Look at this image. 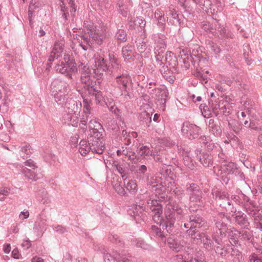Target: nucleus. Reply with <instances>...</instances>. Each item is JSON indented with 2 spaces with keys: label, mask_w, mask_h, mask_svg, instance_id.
Masks as SVG:
<instances>
[{
  "label": "nucleus",
  "mask_w": 262,
  "mask_h": 262,
  "mask_svg": "<svg viewBox=\"0 0 262 262\" xmlns=\"http://www.w3.org/2000/svg\"><path fill=\"white\" fill-rule=\"evenodd\" d=\"M73 35L77 39L80 46L84 50H87L94 45H101L105 37V28L104 27L96 26L92 28L88 33Z\"/></svg>",
  "instance_id": "f257e3e1"
},
{
  "label": "nucleus",
  "mask_w": 262,
  "mask_h": 262,
  "mask_svg": "<svg viewBox=\"0 0 262 262\" xmlns=\"http://www.w3.org/2000/svg\"><path fill=\"white\" fill-rule=\"evenodd\" d=\"M79 70H82V73L81 77V83L83 87L88 92V94L95 95L96 101L100 104L104 102V97L100 91H99L96 85V82L94 77H91L90 70L86 66H83L81 63L78 66Z\"/></svg>",
  "instance_id": "f03ea898"
},
{
  "label": "nucleus",
  "mask_w": 262,
  "mask_h": 262,
  "mask_svg": "<svg viewBox=\"0 0 262 262\" xmlns=\"http://www.w3.org/2000/svg\"><path fill=\"white\" fill-rule=\"evenodd\" d=\"M64 62H62L61 64L57 66V71L63 74L70 75L77 71L76 63L69 59V57L64 58Z\"/></svg>",
  "instance_id": "7ed1b4c3"
},
{
  "label": "nucleus",
  "mask_w": 262,
  "mask_h": 262,
  "mask_svg": "<svg viewBox=\"0 0 262 262\" xmlns=\"http://www.w3.org/2000/svg\"><path fill=\"white\" fill-rule=\"evenodd\" d=\"M183 133L189 139L197 138L200 131V128L196 125L185 122L182 128Z\"/></svg>",
  "instance_id": "20e7f679"
},
{
  "label": "nucleus",
  "mask_w": 262,
  "mask_h": 262,
  "mask_svg": "<svg viewBox=\"0 0 262 262\" xmlns=\"http://www.w3.org/2000/svg\"><path fill=\"white\" fill-rule=\"evenodd\" d=\"M89 142L92 147V151L98 154H102L104 149V144L102 138L91 137Z\"/></svg>",
  "instance_id": "39448f33"
},
{
  "label": "nucleus",
  "mask_w": 262,
  "mask_h": 262,
  "mask_svg": "<svg viewBox=\"0 0 262 262\" xmlns=\"http://www.w3.org/2000/svg\"><path fill=\"white\" fill-rule=\"evenodd\" d=\"M174 210H175V211L179 214L182 212V210L181 208H178L177 207L176 209H174L171 205H167L165 211V217L167 220V224H169L170 227H171V226L174 223V219L173 218Z\"/></svg>",
  "instance_id": "423d86ee"
},
{
  "label": "nucleus",
  "mask_w": 262,
  "mask_h": 262,
  "mask_svg": "<svg viewBox=\"0 0 262 262\" xmlns=\"http://www.w3.org/2000/svg\"><path fill=\"white\" fill-rule=\"evenodd\" d=\"M63 43L62 41H56L54 46L53 49L50 54L48 61L52 62L54 59L59 57L63 51Z\"/></svg>",
  "instance_id": "0eeeda50"
},
{
  "label": "nucleus",
  "mask_w": 262,
  "mask_h": 262,
  "mask_svg": "<svg viewBox=\"0 0 262 262\" xmlns=\"http://www.w3.org/2000/svg\"><path fill=\"white\" fill-rule=\"evenodd\" d=\"M94 73H99L107 69L106 63L101 57H97L95 59V65L93 67Z\"/></svg>",
  "instance_id": "6e6552de"
},
{
  "label": "nucleus",
  "mask_w": 262,
  "mask_h": 262,
  "mask_svg": "<svg viewBox=\"0 0 262 262\" xmlns=\"http://www.w3.org/2000/svg\"><path fill=\"white\" fill-rule=\"evenodd\" d=\"M130 81V77L126 75H122L116 78V81L121 89L125 90L127 85Z\"/></svg>",
  "instance_id": "1a4fd4ad"
},
{
  "label": "nucleus",
  "mask_w": 262,
  "mask_h": 262,
  "mask_svg": "<svg viewBox=\"0 0 262 262\" xmlns=\"http://www.w3.org/2000/svg\"><path fill=\"white\" fill-rule=\"evenodd\" d=\"M90 150H92L90 143H88L85 140L81 141L79 144V151L81 155H86Z\"/></svg>",
  "instance_id": "9d476101"
},
{
  "label": "nucleus",
  "mask_w": 262,
  "mask_h": 262,
  "mask_svg": "<svg viewBox=\"0 0 262 262\" xmlns=\"http://www.w3.org/2000/svg\"><path fill=\"white\" fill-rule=\"evenodd\" d=\"M87 94L85 96H83V113L85 115V117L87 118L88 115L91 112V100L87 97Z\"/></svg>",
  "instance_id": "9b49d317"
},
{
  "label": "nucleus",
  "mask_w": 262,
  "mask_h": 262,
  "mask_svg": "<svg viewBox=\"0 0 262 262\" xmlns=\"http://www.w3.org/2000/svg\"><path fill=\"white\" fill-rule=\"evenodd\" d=\"M170 55H171L170 53L164 54V52L161 50L157 54L156 58L160 64H166L167 58L171 57Z\"/></svg>",
  "instance_id": "f8f14e48"
},
{
  "label": "nucleus",
  "mask_w": 262,
  "mask_h": 262,
  "mask_svg": "<svg viewBox=\"0 0 262 262\" xmlns=\"http://www.w3.org/2000/svg\"><path fill=\"white\" fill-rule=\"evenodd\" d=\"M167 242L169 248L176 252H178L182 249V245L171 237L168 238Z\"/></svg>",
  "instance_id": "ddd939ff"
},
{
  "label": "nucleus",
  "mask_w": 262,
  "mask_h": 262,
  "mask_svg": "<svg viewBox=\"0 0 262 262\" xmlns=\"http://www.w3.org/2000/svg\"><path fill=\"white\" fill-rule=\"evenodd\" d=\"M151 210L154 212L153 219L158 224L161 223L162 220L161 214L162 210L161 206H158L157 208H152Z\"/></svg>",
  "instance_id": "4468645a"
},
{
  "label": "nucleus",
  "mask_w": 262,
  "mask_h": 262,
  "mask_svg": "<svg viewBox=\"0 0 262 262\" xmlns=\"http://www.w3.org/2000/svg\"><path fill=\"white\" fill-rule=\"evenodd\" d=\"M139 154L143 156L144 158H148L150 156H152V152L147 146H142L139 150Z\"/></svg>",
  "instance_id": "2eb2a0df"
},
{
  "label": "nucleus",
  "mask_w": 262,
  "mask_h": 262,
  "mask_svg": "<svg viewBox=\"0 0 262 262\" xmlns=\"http://www.w3.org/2000/svg\"><path fill=\"white\" fill-rule=\"evenodd\" d=\"M167 53H170L171 55H170L171 57L167 58L166 64H168L172 68H174L178 63L177 57L171 52H167Z\"/></svg>",
  "instance_id": "dca6fc26"
},
{
  "label": "nucleus",
  "mask_w": 262,
  "mask_h": 262,
  "mask_svg": "<svg viewBox=\"0 0 262 262\" xmlns=\"http://www.w3.org/2000/svg\"><path fill=\"white\" fill-rule=\"evenodd\" d=\"M126 188L130 192H135L137 190V185L135 180H131L125 184Z\"/></svg>",
  "instance_id": "f3484780"
},
{
  "label": "nucleus",
  "mask_w": 262,
  "mask_h": 262,
  "mask_svg": "<svg viewBox=\"0 0 262 262\" xmlns=\"http://www.w3.org/2000/svg\"><path fill=\"white\" fill-rule=\"evenodd\" d=\"M140 119L146 122V123L151 121V115L144 111L140 115Z\"/></svg>",
  "instance_id": "a211bd4d"
},
{
  "label": "nucleus",
  "mask_w": 262,
  "mask_h": 262,
  "mask_svg": "<svg viewBox=\"0 0 262 262\" xmlns=\"http://www.w3.org/2000/svg\"><path fill=\"white\" fill-rule=\"evenodd\" d=\"M200 161L202 164L205 167H208L210 165H212V161L209 156H204L203 158H201Z\"/></svg>",
  "instance_id": "6ab92c4d"
},
{
  "label": "nucleus",
  "mask_w": 262,
  "mask_h": 262,
  "mask_svg": "<svg viewBox=\"0 0 262 262\" xmlns=\"http://www.w3.org/2000/svg\"><path fill=\"white\" fill-rule=\"evenodd\" d=\"M122 54L125 59L128 60L131 58L133 52L127 47H125L122 49Z\"/></svg>",
  "instance_id": "aec40b11"
},
{
  "label": "nucleus",
  "mask_w": 262,
  "mask_h": 262,
  "mask_svg": "<svg viewBox=\"0 0 262 262\" xmlns=\"http://www.w3.org/2000/svg\"><path fill=\"white\" fill-rule=\"evenodd\" d=\"M249 262H262V258L255 254H252L249 257Z\"/></svg>",
  "instance_id": "412c9836"
},
{
  "label": "nucleus",
  "mask_w": 262,
  "mask_h": 262,
  "mask_svg": "<svg viewBox=\"0 0 262 262\" xmlns=\"http://www.w3.org/2000/svg\"><path fill=\"white\" fill-rule=\"evenodd\" d=\"M147 204L150 207L151 209L152 208H157L158 206H160L159 202L157 200L154 199H150L148 200Z\"/></svg>",
  "instance_id": "4be33fe9"
},
{
  "label": "nucleus",
  "mask_w": 262,
  "mask_h": 262,
  "mask_svg": "<svg viewBox=\"0 0 262 262\" xmlns=\"http://www.w3.org/2000/svg\"><path fill=\"white\" fill-rule=\"evenodd\" d=\"M115 188L116 189V191L117 192V193L118 194H119L120 195H124L125 194V190L122 187L118 185V186H115Z\"/></svg>",
  "instance_id": "5701e85b"
},
{
  "label": "nucleus",
  "mask_w": 262,
  "mask_h": 262,
  "mask_svg": "<svg viewBox=\"0 0 262 262\" xmlns=\"http://www.w3.org/2000/svg\"><path fill=\"white\" fill-rule=\"evenodd\" d=\"M29 212L28 210H26L21 212L19 215V217L21 220H25L29 216Z\"/></svg>",
  "instance_id": "b1692460"
},
{
  "label": "nucleus",
  "mask_w": 262,
  "mask_h": 262,
  "mask_svg": "<svg viewBox=\"0 0 262 262\" xmlns=\"http://www.w3.org/2000/svg\"><path fill=\"white\" fill-rule=\"evenodd\" d=\"M114 167L116 168V170L122 175V177H123L125 174L124 171L122 167L121 166V165L118 164H115Z\"/></svg>",
  "instance_id": "393cba45"
},
{
  "label": "nucleus",
  "mask_w": 262,
  "mask_h": 262,
  "mask_svg": "<svg viewBox=\"0 0 262 262\" xmlns=\"http://www.w3.org/2000/svg\"><path fill=\"white\" fill-rule=\"evenodd\" d=\"M215 251L219 254H220L222 256H224L226 254V251L224 249L221 248L219 247H216Z\"/></svg>",
  "instance_id": "a878e982"
},
{
  "label": "nucleus",
  "mask_w": 262,
  "mask_h": 262,
  "mask_svg": "<svg viewBox=\"0 0 262 262\" xmlns=\"http://www.w3.org/2000/svg\"><path fill=\"white\" fill-rule=\"evenodd\" d=\"M195 3H200L203 4L204 7H207L210 5L209 0H193Z\"/></svg>",
  "instance_id": "bb28decb"
},
{
  "label": "nucleus",
  "mask_w": 262,
  "mask_h": 262,
  "mask_svg": "<svg viewBox=\"0 0 262 262\" xmlns=\"http://www.w3.org/2000/svg\"><path fill=\"white\" fill-rule=\"evenodd\" d=\"M167 15L168 16V18H169V19H171V17L176 19L178 16V15L177 14V13L172 11H170ZM170 21H171V20H170Z\"/></svg>",
  "instance_id": "cd10ccee"
},
{
  "label": "nucleus",
  "mask_w": 262,
  "mask_h": 262,
  "mask_svg": "<svg viewBox=\"0 0 262 262\" xmlns=\"http://www.w3.org/2000/svg\"><path fill=\"white\" fill-rule=\"evenodd\" d=\"M21 245L24 248L28 249L31 246V241L28 239L25 240L23 242Z\"/></svg>",
  "instance_id": "c85d7f7f"
},
{
  "label": "nucleus",
  "mask_w": 262,
  "mask_h": 262,
  "mask_svg": "<svg viewBox=\"0 0 262 262\" xmlns=\"http://www.w3.org/2000/svg\"><path fill=\"white\" fill-rule=\"evenodd\" d=\"M22 151L27 155H29L31 152V147L29 145H26L22 148Z\"/></svg>",
  "instance_id": "c756f323"
},
{
  "label": "nucleus",
  "mask_w": 262,
  "mask_h": 262,
  "mask_svg": "<svg viewBox=\"0 0 262 262\" xmlns=\"http://www.w3.org/2000/svg\"><path fill=\"white\" fill-rule=\"evenodd\" d=\"M12 255L15 258H19V253L17 249H14L12 251Z\"/></svg>",
  "instance_id": "7c9ffc66"
},
{
  "label": "nucleus",
  "mask_w": 262,
  "mask_h": 262,
  "mask_svg": "<svg viewBox=\"0 0 262 262\" xmlns=\"http://www.w3.org/2000/svg\"><path fill=\"white\" fill-rule=\"evenodd\" d=\"M4 251L6 253H8L11 251V246L10 244H6L4 246Z\"/></svg>",
  "instance_id": "2f4dec72"
},
{
  "label": "nucleus",
  "mask_w": 262,
  "mask_h": 262,
  "mask_svg": "<svg viewBox=\"0 0 262 262\" xmlns=\"http://www.w3.org/2000/svg\"><path fill=\"white\" fill-rule=\"evenodd\" d=\"M25 165L33 168H34V167H35V165L33 161L30 160H28L25 162Z\"/></svg>",
  "instance_id": "473e14b6"
},
{
  "label": "nucleus",
  "mask_w": 262,
  "mask_h": 262,
  "mask_svg": "<svg viewBox=\"0 0 262 262\" xmlns=\"http://www.w3.org/2000/svg\"><path fill=\"white\" fill-rule=\"evenodd\" d=\"M234 167H235V165L233 163H229L227 165V167H226L227 171H228L229 172H231L232 171V169H231L230 168H233Z\"/></svg>",
  "instance_id": "72a5a7b5"
},
{
  "label": "nucleus",
  "mask_w": 262,
  "mask_h": 262,
  "mask_svg": "<svg viewBox=\"0 0 262 262\" xmlns=\"http://www.w3.org/2000/svg\"><path fill=\"white\" fill-rule=\"evenodd\" d=\"M118 38L119 39H124L125 33L123 31H122V30L119 31V32H118Z\"/></svg>",
  "instance_id": "f704fd0d"
},
{
  "label": "nucleus",
  "mask_w": 262,
  "mask_h": 262,
  "mask_svg": "<svg viewBox=\"0 0 262 262\" xmlns=\"http://www.w3.org/2000/svg\"><path fill=\"white\" fill-rule=\"evenodd\" d=\"M181 59L183 60V62L185 64L188 63L189 56L185 54L184 57L183 58L182 55H181Z\"/></svg>",
  "instance_id": "c9c22d12"
},
{
  "label": "nucleus",
  "mask_w": 262,
  "mask_h": 262,
  "mask_svg": "<svg viewBox=\"0 0 262 262\" xmlns=\"http://www.w3.org/2000/svg\"><path fill=\"white\" fill-rule=\"evenodd\" d=\"M94 122L95 123L96 125H94V126H92L93 121H90V126L91 128H94L95 127L98 128L99 126H100V124L99 123L96 122L95 121H94Z\"/></svg>",
  "instance_id": "e433bc0d"
},
{
  "label": "nucleus",
  "mask_w": 262,
  "mask_h": 262,
  "mask_svg": "<svg viewBox=\"0 0 262 262\" xmlns=\"http://www.w3.org/2000/svg\"><path fill=\"white\" fill-rule=\"evenodd\" d=\"M26 174V175L31 180H37V178H36V177L35 176H33L31 174L30 175H29V174L28 173L27 170H25V172H24Z\"/></svg>",
  "instance_id": "4c0bfd02"
},
{
  "label": "nucleus",
  "mask_w": 262,
  "mask_h": 262,
  "mask_svg": "<svg viewBox=\"0 0 262 262\" xmlns=\"http://www.w3.org/2000/svg\"><path fill=\"white\" fill-rule=\"evenodd\" d=\"M32 262H43V259L40 257H35L32 258Z\"/></svg>",
  "instance_id": "58836bf2"
},
{
  "label": "nucleus",
  "mask_w": 262,
  "mask_h": 262,
  "mask_svg": "<svg viewBox=\"0 0 262 262\" xmlns=\"http://www.w3.org/2000/svg\"><path fill=\"white\" fill-rule=\"evenodd\" d=\"M109 257H110V254H106L105 255L104 259V260L105 262H112L109 259ZM113 262H118V261H116L115 260H114V261Z\"/></svg>",
  "instance_id": "ea45409f"
},
{
  "label": "nucleus",
  "mask_w": 262,
  "mask_h": 262,
  "mask_svg": "<svg viewBox=\"0 0 262 262\" xmlns=\"http://www.w3.org/2000/svg\"><path fill=\"white\" fill-rule=\"evenodd\" d=\"M138 49L140 52H143L145 50V45H142L141 46H138Z\"/></svg>",
  "instance_id": "a19ab883"
},
{
  "label": "nucleus",
  "mask_w": 262,
  "mask_h": 262,
  "mask_svg": "<svg viewBox=\"0 0 262 262\" xmlns=\"http://www.w3.org/2000/svg\"><path fill=\"white\" fill-rule=\"evenodd\" d=\"M139 170L142 171L144 172L146 170V167L145 165H143L141 166Z\"/></svg>",
  "instance_id": "79ce46f5"
},
{
  "label": "nucleus",
  "mask_w": 262,
  "mask_h": 262,
  "mask_svg": "<svg viewBox=\"0 0 262 262\" xmlns=\"http://www.w3.org/2000/svg\"><path fill=\"white\" fill-rule=\"evenodd\" d=\"M153 229L155 230V232H156L157 234H158L159 233H160V234H159V235H160V236H161V235H162V234H161V232H160V231L159 229H158V228H155V227H153Z\"/></svg>",
  "instance_id": "37998d69"
},
{
  "label": "nucleus",
  "mask_w": 262,
  "mask_h": 262,
  "mask_svg": "<svg viewBox=\"0 0 262 262\" xmlns=\"http://www.w3.org/2000/svg\"><path fill=\"white\" fill-rule=\"evenodd\" d=\"M82 119L83 120L81 121V122L84 126H85L86 120L84 118H83Z\"/></svg>",
  "instance_id": "c03bdc74"
},
{
  "label": "nucleus",
  "mask_w": 262,
  "mask_h": 262,
  "mask_svg": "<svg viewBox=\"0 0 262 262\" xmlns=\"http://www.w3.org/2000/svg\"><path fill=\"white\" fill-rule=\"evenodd\" d=\"M158 118H159V116L158 114H155L154 117V120L155 121H157L158 119Z\"/></svg>",
  "instance_id": "a18cd8bd"
},
{
  "label": "nucleus",
  "mask_w": 262,
  "mask_h": 262,
  "mask_svg": "<svg viewBox=\"0 0 262 262\" xmlns=\"http://www.w3.org/2000/svg\"><path fill=\"white\" fill-rule=\"evenodd\" d=\"M219 230L221 231L220 233L222 234V233H225V232L226 231V228L225 227L224 228H223V229H221V228H219Z\"/></svg>",
  "instance_id": "49530a36"
},
{
  "label": "nucleus",
  "mask_w": 262,
  "mask_h": 262,
  "mask_svg": "<svg viewBox=\"0 0 262 262\" xmlns=\"http://www.w3.org/2000/svg\"><path fill=\"white\" fill-rule=\"evenodd\" d=\"M18 229L17 227H16V226L14 227V231L13 232L14 233H17L18 232Z\"/></svg>",
  "instance_id": "de8ad7c7"
},
{
  "label": "nucleus",
  "mask_w": 262,
  "mask_h": 262,
  "mask_svg": "<svg viewBox=\"0 0 262 262\" xmlns=\"http://www.w3.org/2000/svg\"><path fill=\"white\" fill-rule=\"evenodd\" d=\"M40 34H40V35H41V36H43V35L45 34V31H43L42 30H41L40 31Z\"/></svg>",
  "instance_id": "09e8293b"
},
{
  "label": "nucleus",
  "mask_w": 262,
  "mask_h": 262,
  "mask_svg": "<svg viewBox=\"0 0 262 262\" xmlns=\"http://www.w3.org/2000/svg\"><path fill=\"white\" fill-rule=\"evenodd\" d=\"M132 134L133 137H137V133L133 132Z\"/></svg>",
  "instance_id": "8fccbe9b"
},
{
  "label": "nucleus",
  "mask_w": 262,
  "mask_h": 262,
  "mask_svg": "<svg viewBox=\"0 0 262 262\" xmlns=\"http://www.w3.org/2000/svg\"><path fill=\"white\" fill-rule=\"evenodd\" d=\"M241 115H242V116L243 117H245V116H246V114H245V113H244V112H242V113H241Z\"/></svg>",
  "instance_id": "3c124183"
},
{
  "label": "nucleus",
  "mask_w": 262,
  "mask_h": 262,
  "mask_svg": "<svg viewBox=\"0 0 262 262\" xmlns=\"http://www.w3.org/2000/svg\"><path fill=\"white\" fill-rule=\"evenodd\" d=\"M196 100H197L198 101H201V97H198L196 98Z\"/></svg>",
  "instance_id": "603ef678"
},
{
  "label": "nucleus",
  "mask_w": 262,
  "mask_h": 262,
  "mask_svg": "<svg viewBox=\"0 0 262 262\" xmlns=\"http://www.w3.org/2000/svg\"><path fill=\"white\" fill-rule=\"evenodd\" d=\"M109 259L112 261H114V259H113V258L112 257L111 255H110V257H109Z\"/></svg>",
  "instance_id": "864d4df0"
},
{
  "label": "nucleus",
  "mask_w": 262,
  "mask_h": 262,
  "mask_svg": "<svg viewBox=\"0 0 262 262\" xmlns=\"http://www.w3.org/2000/svg\"><path fill=\"white\" fill-rule=\"evenodd\" d=\"M122 14H123L124 16H126V15H127V12H125V13H122Z\"/></svg>",
  "instance_id": "5fc2aeb1"
},
{
  "label": "nucleus",
  "mask_w": 262,
  "mask_h": 262,
  "mask_svg": "<svg viewBox=\"0 0 262 262\" xmlns=\"http://www.w3.org/2000/svg\"><path fill=\"white\" fill-rule=\"evenodd\" d=\"M113 108H114V107L113 106L111 107V108H110V111H112V112H113Z\"/></svg>",
  "instance_id": "6e6d98bb"
},
{
  "label": "nucleus",
  "mask_w": 262,
  "mask_h": 262,
  "mask_svg": "<svg viewBox=\"0 0 262 262\" xmlns=\"http://www.w3.org/2000/svg\"><path fill=\"white\" fill-rule=\"evenodd\" d=\"M120 153V151L119 150H118V151H117V154H118V155H119Z\"/></svg>",
  "instance_id": "4d7b16f0"
},
{
  "label": "nucleus",
  "mask_w": 262,
  "mask_h": 262,
  "mask_svg": "<svg viewBox=\"0 0 262 262\" xmlns=\"http://www.w3.org/2000/svg\"><path fill=\"white\" fill-rule=\"evenodd\" d=\"M220 225V223H217V225H216V227H217V228H219V225Z\"/></svg>",
  "instance_id": "13d9d810"
},
{
  "label": "nucleus",
  "mask_w": 262,
  "mask_h": 262,
  "mask_svg": "<svg viewBox=\"0 0 262 262\" xmlns=\"http://www.w3.org/2000/svg\"><path fill=\"white\" fill-rule=\"evenodd\" d=\"M204 29H205V30H207V29H208V28H206V27L204 26Z\"/></svg>",
  "instance_id": "bf43d9fd"
},
{
  "label": "nucleus",
  "mask_w": 262,
  "mask_h": 262,
  "mask_svg": "<svg viewBox=\"0 0 262 262\" xmlns=\"http://www.w3.org/2000/svg\"><path fill=\"white\" fill-rule=\"evenodd\" d=\"M247 123H248V121H246L245 122V124H247Z\"/></svg>",
  "instance_id": "052dcab7"
},
{
  "label": "nucleus",
  "mask_w": 262,
  "mask_h": 262,
  "mask_svg": "<svg viewBox=\"0 0 262 262\" xmlns=\"http://www.w3.org/2000/svg\"><path fill=\"white\" fill-rule=\"evenodd\" d=\"M44 194H45V196H46V195H47V193H46V192H45V193H44Z\"/></svg>",
  "instance_id": "680f3d73"
},
{
  "label": "nucleus",
  "mask_w": 262,
  "mask_h": 262,
  "mask_svg": "<svg viewBox=\"0 0 262 262\" xmlns=\"http://www.w3.org/2000/svg\"><path fill=\"white\" fill-rule=\"evenodd\" d=\"M1 194V193L0 192V194Z\"/></svg>",
  "instance_id": "e2e57ef3"
},
{
  "label": "nucleus",
  "mask_w": 262,
  "mask_h": 262,
  "mask_svg": "<svg viewBox=\"0 0 262 262\" xmlns=\"http://www.w3.org/2000/svg\"><path fill=\"white\" fill-rule=\"evenodd\" d=\"M24 1H25V0H23Z\"/></svg>",
  "instance_id": "0e129e2a"
}]
</instances>
